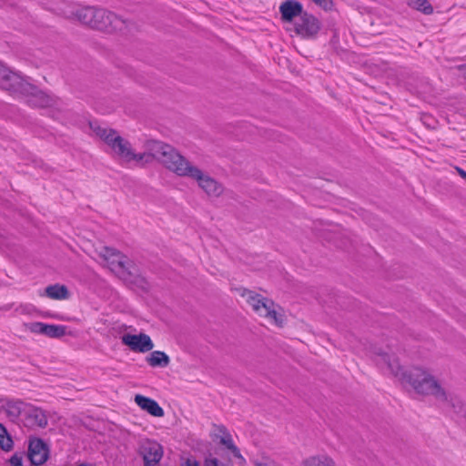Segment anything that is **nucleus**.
Returning a JSON list of instances; mask_svg holds the SVG:
<instances>
[{
	"instance_id": "33",
	"label": "nucleus",
	"mask_w": 466,
	"mask_h": 466,
	"mask_svg": "<svg viewBox=\"0 0 466 466\" xmlns=\"http://www.w3.org/2000/svg\"><path fill=\"white\" fill-rule=\"evenodd\" d=\"M131 155L134 156V157H128L127 162H130L132 160H135L137 162H141L147 156L146 153L136 154V153H134L133 150L131 151Z\"/></svg>"
},
{
	"instance_id": "17",
	"label": "nucleus",
	"mask_w": 466,
	"mask_h": 466,
	"mask_svg": "<svg viewBox=\"0 0 466 466\" xmlns=\"http://www.w3.org/2000/svg\"><path fill=\"white\" fill-rule=\"evenodd\" d=\"M135 402L143 410H146L150 415L154 417H163L164 410L159 406V404L153 399L137 394L135 396Z\"/></svg>"
},
{
	"instance_id": "29",
	"label": "nucleus",
	"mask_w": 466,
	"mask_h": 466,
	"mask_svg": "<svg viewBox=\"0 0 466 466\" xmlns=\"http://www.w3.org/2000/svg\"><path fill=\"white\" fill-rule=\"evenodd\" d=\"M214 427L218 430V433L220 434L219 440L220 439L227 440L228 438H232L230 432L224 425L214 424ZM216 436H217V438H218V435H216Z\"/></svg>"
},
{
	"instance_id": "26",
	"label": "nucleus",
	"mask_w": 466,
	"mask_h": 466,
	"mask_svg": "<svg viewBox=\"0 0 466 466\" xmlns=\"http://www.w3.org/2000/svg\"><path fill=\"white\" fill-rule=\"evenodd\" d=\"M219 443L225 446L226 449L231 451L232 455L240 460L241 462H245L244 457L241 455L239 449L235 445L232 438L220 439Z\"/></svg>"
},
{
	"instance_id": "36",
	"label": "nucleus",
	"mask_w": 466,
	"mask_h": 466,
	"mask_svg": "<svg viewBox=\"0 0 466 466\" xmlns=\"http://www.w3.org/2000/svg\"><path fill=\"white\" fill-rule=\"evenodd\" d=\"M457 173L466 180V171L462 169L461 167H456Z\"/></svg>"
},
{
	"instance_id": "15",
	"label": "nucleus",
	"mask_w": 466,
	"mask_h": 466,
	"mask_svg": "<svg viewBox=\"0 0 466 466\" xmlns=\"http://www.w3.org/2000/svg\"><path fill=\"white\" fill-rule=\"evenodd\" d=\"M242 296H248V303L252 307L256 313L262 317L268 307L275 306L273 300L267 299L260 294H257L251 290L245 289L242 293Z\"/></svg>"
},
{
	"instance_id": "2",
	"label": "nucleus",
	"mask_w": 466,
	"mask_h": 466,
	"mask_svg": "<svg viewBox=\"0 0 466 466\" xmlns=\"http://www.w3.org/2000/svg\"><path fill=\"white\" fill-rule=\"evenodd\" d=\"M76 16L82 24L106 33L121 32L127 28L124 19L103 8L81 7L76 10Z\"/></svg>"
},
{
	"instance_id": "27",
	"label": "nucleus",
	"mask_w": 466,
	"mask_h": 466,
	"mask_svg": "<svg viewBox=\"0 0 466 466\" xmlns=\"http://www.w3.org/2000/svg\"><path fill=\"white\" fill-rule=\"evenodd\" d=\"M263 317L269 318V319H273L274 323L279 327H282L284 324V316L282 314L279 313L274 309V306L268 307Z\"/></svg>"
},
{
	"instance_id": "18",
	"label": "nucleus",
	"mask_w": 466,
	"mask_h": 466,
	"mask_svg": "<svg viewBox=\"0 0 466 466\" xmlns=\"http://www.w3.org/2000/svg\"><path fill=\"white\" fill-rule=\"evenodd\" d=\"M24 95H30L28 102L33 106L36 107H47L53 104V99L50 96L46 94L43 91L37 90L35 86V89H32V92L25 93Z\"/></svg>"
},
{
	"instance_id": "34",
	"label": "nucleus",
	"mask_w": 466,
	"mask_h": 466,
	"mask_svg": "<svg viewBox=\"0 0 466 466\" xmlns=\"http://www.w3.org/2000/svg\"><path fill=\"white\" fill-rule=\"evenodd\" d=\"M204 466H221V464L217 458H207Z\"/></svg>"
},
{
	"instance_id": "1",
	"label": "nucleus",
	"mask_w": 466,
	"mask_h": 466,
	"mask_svg": "<svg viewBox=\"0 0 466 466\" xmlns=\"http://www.w3.org/2000/svg\"><path fill=\"white\" fill-rule=\"evenodd\" d=\"M384 360L388 361L389 368L395 376H400L401 380L410 384L418 394L432 396L441 402H449L456 413L464 414L463 403L458 399L450 397L441 382L430 372L419 367L404 370L398 362L391 363L387 354L384 355Z\"/></svg>"
},
{
	"instance_id": "13",
	"label": "nucleus",
	"mask_w": 466,
	"mask_h": 466,
	"mask_svg": "<svg viewBox=\"0 0 466 466\" xmlns=\"http://www.w3.org/2000/svg\"><path fill=\"white\" fill-rule=\"evenodd\" d=\"M305 12L303 5L297 0H286L279 5L280 19L283 23H293Z\"/></svg>"
},
{
	"instance_id": "11",
	"label": "nucleus",
	"mask_w": 466,
	"mask_h": 466,
	"mask_svg": "<svg viewBox=\"0 0 466 466\" xmlns=\"http://www.w3.org/2000/svg\"><path fill=\"white\" fill-rule=\"evenodd\" d=\"M49 456L47 444L40 438H33L29 441L28 458L33 465L44 464Z\"/></svg>"
},
{
	"instance_id": "8",
	"label": "nucleus",
	"mask_w": 466,
	"mask_h": 466,
	"mask_svg": "<svg viewBox=\"0 0 466 466\" xmlns=\"http://www.w3.org/2000/svg\"><path fill=\"white\" fill-rule=\"evenodd\" d=\"M187 177L198 181V186L209 196H219L222 193V187L214 178L205 175L198 167L192 166L187 170Z\"/></svg>"
},
{
	"instance_id": "5",
	"label": "nucleus",
	"mask_w": 466,
	"mask_h": 466,
	"mask_svg": "<svg viewBox=\"0 0 466 466\" xmlns=\"http://www.w3.org/2000/svg\"><path fill=\"white\" fill-rule=\"evenodd\" d=\"M0 88L12 94H25L32 92L35 86L31 85L19 74L11 71L0 63Z\"/></svg>"
},
{
	"instance_id": "21",
	"label": "nucleus",
	"mask_w": 466,
	"mask_h": 466,
	"mask_svg": "<svg viewBox=\"0 0 466 466\" xmlns=\"http://www.w3.org/2000/svg\"><path fill=\"white\" fill-rule=\"evenodd\" d=\"M303 466H335L334 461L326 455L310 456L302 461Z\"/></svg>"
},
{
	"instance_id": "4",
	"label": "nucleus",
	"mask_w": 466,
	"mask_h": 466,
	"mask_svg": "<svg viewBox=\"0 0 466 466\" xmlns=\"http://www.w3.org/2000/svg\"><path fill=\"white\" fill-rule=\"evenodd\" d=\"M149 149L151 153L148 156L156 158L166 168L179 177H186L187 170L193 166L169 144L154 140L149 144Z\"/></svg>"
},
{
	"instance_id": "7",
	"label": "nucleus",
	"mask_w": 466,
	"mask_h": 466,
	"mask_svg": "<svg viewBox=\"0 0 466 466\" xmlns=\"http://www.w3.org/2000/svg\"><path fill=\"white\" fill-rule=\"evenodd\" d=\"M100 256L109 264L112 270L127 272L129 276L137 274L134 263L117 249L103 247Z\"/></svg>"
},
{
	"instance_id": "28",
	"label": "nucleus",
	"mask_w": 466,
	"mask_h": 466,
	"mask_svg": "<svg viewBox=\"0 0 466 466\" xmlns=\"http://www.w3.org/2000/svg\"><path fill=\"white\" fill-rule=\"evenodd\" d=\"M46 326V324L45 323H42V322H31L27 325V328L28 329L33 332V333H37V334H43L44 335V332H45V327Z\"/></svg>"
},
{
	"instance_id": "16",
	"label": "nucleus",
	"mask_w": 466,
	"mask_h": 466,
	"mask_svg": "<svg viewBox=\"0 0 466 466\" xmlns=\"http://www.w3.org/2000/svg\"><path fill=\"white\" fill-rule=\"evenodd\" d=\"M25 406L27 403L22 400H7L3 406L2 410L12 422H17L20 417L24 418Z\"/></svg>"
},
{
	"instance_id": "37",
	"label": "nucleus",
	"mask_w": 466,
	"mask_h": 466,
	"mask_svg": "<svg viewBox=\"0 0 466 466\" xmlns=\"http://www.w3.org/2000/svg\"><path fill=\"white\" fill-rule=\"evenodd\" d=\"M256 465H257V466H269V465H268V463H266V462H258Z\"/></svg>"
},
{
	"instance_id": "20",
	"label": "nucleus",
	"mask_w": 466,
	"mask_h": 466,
	"mask_svg": "<svg viewBox=\"0 0 466 466\" xmlns=\"http://www.w3.org/2000/svg\"><path fill=\"white\" fill-rule=\"evenodd\" d=\"M46 294L53 299H65L69 296L67 288L65 285L54 284L46 288Z\"/></svg>"
},
{
	"instance_id": "31",
	"label": "nucleus",
	"mask_w": 466,
	"mask_h": 466,
	"mask_svg": "<svg viewBox=\"0 0 466 466\" xmlns=\"http://www.w3.org/2000/svg\"><path fill=\"white\" fill-rule=\"evenodd\" d=\"M312 1L325 11L331 10L334 5L332 0H312Z\"/></svg>"
},
{
	"instance_id": "25",
	"label": "nucleus",
	"mask_w": 466,
	"mask_h": 466,
	"mask_svg": "<svg viewBox=\"0 0 466 466\" xmlns=\"http://www.w3.org/2000/svg\"><path fill=\"white\" fill-rule=\"evenodd\" d=\"M14 442L6 429L0 423V448L3 451H9L13 449Z\"/></svg>"
},
{
	"instance_id": "6",
	"label": "nucleus",
	"mask_w": 466,
	"mask_h": 466,
	"mask_svg": "<svg viewBox=\"0 0 466 466\" xmlns=\"http://www.w3.org/2000/svg\"><path fill=\"white\" fill-rule=\"evenodd\" d=\"M294 32L303 39H316L322 28V23L314 15L305 10L303 15L294 22Z\"/></svg>"
},
{
	"instance_id": "9",
	"label": "nucleus",
	"mask_w": 466,
	"mask_h": 466,
	"mask_svg": "<svg viewBox=\"0 0 466 466\" xmlns=\"http://www.w3.org/2000/svg\"><path fill=\"white\" fill-rule=\"evenodd\" d=\"M138 453L143 458L144 466H157L163 457V447L155 441L145 440L138 448Z\"/></svg>"
},
{
	"instance_id": "30",
	"label": "nucleus",
	"mask_w": 466,
	"mask_h": 466,
	"mask_svg": "<svg viewBox=\"0 0 466 466\" xmlns=\"http://www.w3.org/2000/svg\"><path fill=\"white\" fill-rule=\"evenodd\" d=\"M214 427L218 430V433L220 434L219 440L220 439L227 440L228 438H232L230 432L224 425L214 424ZM216 436H217V438H218V435H216Z\"/></svg>"
},
{
	"instance_id": "35",
	"label": "nucleus",
	"mask_w": 466,
	"mask_h": 466,
	"mask_svg": "<svg viewBox=\"0 0 466 466\" xmlns=\"http://www.w3.org/2000/svg\"><path fill=\"white\" fill-rule=\"evenodd\" d=\"M181 466H200V464L196 461L192 459H187Z\"/></svg>"
},
{
	"instance_id": "32",
	"label": "nucleus",
	"mask_w": 466,
	"mask_h": 466,
	"mask_svg": "<svg viewBox=\"0 0 466 466\" xmlns=\"http://www.w3.org/2000/svg\"><path fill=\"white\" fill-rule=\"evenodd\" d=\"M10 466H23V456L19 453H15L9 459Z\"/></svg>"
},
{
	"instance_id": "24",
	"label": "nucleus",
	"mask_w": 466,
	"mask_h": 466,
	"mask_svg": "<svg viewBox=\"0 0 466 466\" xmlns=\"http://www.w3.org/2000/svg\"><path fill=\"white\" fill-rule=\"evenodd\" d=\"M45 332L44 335L49 338H61L66 335V328L63 325H55V324H46L44 328Z\"/></svg>"
},
{
	"instance_id": "19",
	"label": "nucleus",
	"mask_w": 466,
	"mask_h": 466,
	"mask_svg": "<svg viewBox=\"0 0 466 466\" xmlns=\"http://www.w3.org/2000/svg\"><path fill=\"white\" fill-rule=\"evenodd\" d=\"M147 361L151 367L165 368L169 365L170 359L164 351L155 350L147 358Z\"/></svg>"
},
{
	"instance_id": "3",
	"label": "nucleus",
	"mask_w": 466,
	"mask_h": 466,
	"mask_svg": "<svg viewBox=\"0 0 466 466\" xmlns=\"http://www.w3.org/2000/svg\"><path fill=\"white\" fill-rule=\"evenodd\" d=\"M149 149L151 153L148 156L156 158L166 168L179 177H186L187 170L193 166L169 144L154 140L149 144Z\"/></svg>"
},
{
	"instance_id": "12",
	"label": "nucleus",
	"mask_w": 466,
	"mask_h": 466,
	"mask_svg": "<svg viewBox=\"0 0 466 466\" xmlns=\"http://www.w3.org/2000/svg\"><path fill=\"white\" fill-rule=\"evenodd\" d=\"M122 343L128 346L135 352H147L154 348V343L150 337L145 333L138 335L125 334L121 337Z\"/></svg>"
},
{
	"instance_id": "22",
	"label": "nucleus",
	"mask_w": 466,
	"mask_h": 466,
	"mask_svg": "<svg viewBox=\"0 0 466 466\" xmlns=\"http://www.w3.org/2000/svg\"><path fill=\"white\" fill-rule=\"evenodd\" d=\"M408 5L419 11L424 15H431L433 13V7L428 0H407Z\"/></svg>"
},
{
	"instance_id": "23",
	"label": "nucleus",
	"mask_w": 466,
	"mask_h": 466,
	"mask_svg": "<svg viewBox=\"0 0 466 466\" xmlns=\"http://www.w3.org/2000/svg\"><path fill=\"white\" fill-rule=\"evenodd\" d=\"M90 128L93 132L99 137L106 144L109 141V137H112L116 130L100 127L97 123L90 122Z\"/></svg>"
},
{
	"instance_id": "14",
	"label": "nucleus",
	"mask_w": 466,
	"mask_h": 466,
	"mask_svg": "<svg viewBox=\"0 0 466 466\" xmlns=\"http://www.w3.org/2000/svg\"><path fill=\"white\" fill-rule=\"evenodd\" d=\"M106 145H108L111 149L125 161H127L128 157H133L131 155L132 147L130 142L117 135L116 131L112 137H109V141Z\"/></svg>"
},
{
	"instance_id": "10",
	"label": "nucleus",
	"mask_w": 466,
	"mask_h": 466,
	"mask_svg": "<svg viewBox=\"0 0 466 466\" xmlns=\"http://www.w3.org/2000/svg\"><path fill=\"white\" fill-rule=\"evenodd\" d=\"M25 427L28 429H45L48 425V417L43 409L27 403L24 418L21 419Z\"/></svg>"
}]
</instances>
